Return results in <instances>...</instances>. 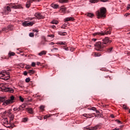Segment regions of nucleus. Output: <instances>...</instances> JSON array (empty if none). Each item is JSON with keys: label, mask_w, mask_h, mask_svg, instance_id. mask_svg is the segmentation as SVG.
Returning <instances> with one entry per match:
<instances>
[{"label": "nucleus", "mask_w": 130, "mask_h": 130, "mask_svg": "<svg viewBox=\"0 0 130 130\" xmlns=\"http://www.w3.org/2000/svg\"><path fill=\"white\" fill-rule=\"evenodd\" d=\"M34 23L33 22H27L28 26H33Z\"/></svg>", "instance_id": "nucleus-30"}, {"label": "nucleus", "mask_w": 130, "mask_h": 130, "mask_svg": "<svg viewBox=\"0 0 130 130\" xmlns=\"http://www.w3.org/2000/svg\"><path fill=\"white\" fill-rule=\"evenodd\" d=\"M29 37H34V34L32 33V32H30L29 34Z\"/></svg>", "instance_id": "nucleus-37"}, {"label": "nucleus", "mask_w": 130, "mask_h": 130, "mask_svg": "<svg viewBox=\"0 0 130 130\" xmlns=\"http://www.w3.org/2000/svg\"><path fill=\"white\" fill-rule=\"evenodd\" d=\"M11 8H13V9H21L22 7L20 6V5H16V4H10L9 5Z\"/></svg>", "instance_id": "nucleus-8"}, {"label": "nucleus", "mask_w": 130, "mask_h": 130, "mask_svg": "<svg viewBox=\"0 0 130 130\" xmlns=\"http://www.w3.org/2000/svg\"><path fill=\"white\" fill-rule=\"evenodd\" d=\"M107 52H108L109 53H111L112 51H113V47L109 48L108 49H107Z\"/></svg>", "instance_id": "nucleus-18"}, {"label": "nucleus", "mask_w": 130, "mask_h": 130, "mask_svg": "<svg viewBox=\"0 0 130 130\" xmlns=\"http://www.w3.org/2000/svg\"><path fill=\"white\" fill-rule=\"evenodd\" d=\"M35 16L36 17V18H37V19H43L44 18V16L39 13H36Z\"/></svg>", "instance_id": "nucleus-9"}, {"label": "nucleus", "mask_w": 130, "mask_h": 130, "mask_svg": "<svg viewBox=\"0 0 130 130\" xmlns=\"http://www.w3.org/2000/svg\"><path fill=\"white\" fill-rule=\"evenodd\" d=\"M36 65V64L35 63V62H32L31 63V66L32 67H35V66Z\"/></svg>", "instance_id": "nucleus-45"}, {"label": "nucleus", "mask_w": 130, "mask_h": 130, "mask_svg": "<svg viewBox=\"0 0 130 130\" xmlns=\"http://www.w3.org/2000/svg\"><path fill=\"white\" fill-rule=\"evenodd\" d=\"M14 55H15L14 52H10L9 53V56H14Z\"/></svg>", "instance_id": "nucleus-26"}, {"label": "nucleus", "mask_w": 130, "mask_h": 130, "mask_svg": "<svg viewBox=\"0 0 130 130\" xmlns=\"http://www.w3.org/2000/svg\"><path fill=\"white\" fill-rule=\"evenodd\" d=\"M100 126V125H96V126L94 127H91L90 128H89V130H96L98 129L99 128V127Z\"/></svg>", "instance_id": "nucleus-11"}, {"label": "nucleus", "mask_w": 130, "mask_h": 130, "mask_svg": "<svg viewBox=\"0 0 130 130\" xmlns=\"http://www.w3.org/2000/svg\"><path fill=\"white\" fill-rule=\"evenodd\" d=\"M14 115H12V117L10 118V120H13L14 119Z\"/></svg>", "instance_id": "nucleus-50"}, {"label": "nucleus", "mask_w": 130, "mask_h": 130, "mask_svg": "<svg viewBox=\"0 0 130 130\" xmlns=\"http://www.w3.org/2000/svg\"><path fill=\"white\" fill-rule=\"evenodd\" d=\"M43 54H46V51H42L39 53V55H40V56H42V55H43Z\"/></svg>", "instance_id": "nucleus-20"}, {"label": "nucleus", "mask_w": 130, "mask_h": 130, "mask_svg": "<svg viewBox=\"0 0 130 130\" xmlns=\"http://www.w3.org/2000/svg\"><path fill=\"white\" fill-rule=\"evenodd\" d=\"M103 3H106V2H108V0H101Z\"/></svg>", "instance_id": "nucleus-48"}, {"label": "nucleus", "mask_w": 130, "mask_h": 130, "mask_svg": "<svg viewBox=\"0 0 130 130\" xmlns=\"http://www.w3.org/2000/svg\"><path fill=\"white\" fill-rule=\"evenodd\" d=\"M0 88L2 91H3L4 92H9V93H14V89L13 88L8 87V85L7 84H0Z\"/></svg>", "instance_id": "nucleus-4"}, {"label": "nucleus", "mask_w": 130, "mask_h": 130, "mask_svg": "<svg viewBox=\"0 0 130 130\" xmlns=\"http://www.w3.org/2000/svg\"><path fill=\"white\" fill-rule=\"evenodd\" d=\"M52 24H55V25H57L58 24V21H57V20H53L52 21Z\"/></svg>", "instance_id": "nucleus-25"}, {"label": "nucleus", "mask_w": 130, "mask_h": 130, "mask_svg": "<svg viewBox=\"0 0 130 130\" xmlns=\"http://www.w3.org/2000/svg\"><path fill=\"white\" fill-rule=\"evenodd\" d=\"M69 0H59V2L60 4H67V3H68Z\"/></svg>", "instance_id": "nucleus-14"}, {"label": "nucleus", "mask_w": 130, "mask_h": 130, "mask_svg": "<svg viewBox=\"0 0 130 130\" xmlns=\"http://www.w3.org/2000/svg\"><path fill=\"white\" fill-rule=\"evenodd\" d=\"M50 116H48V115H46L44 116V119H46V118H48V117H50Z\"/></svg>", "instance_id": "nucleus-43"}, {"label": "nucleus", "mask_w": 130, "mask_h": 130, "mask_svg": "<svg viewBox=\"0 0 130 130\" xmlns=\"http://www.w3.org/2000/svg\"><path fill=\"white\" fill-rule=\"evenodd\" d=\"M30 6H31V4L30 3V2H28V1H27L26 4V8H30Z\"/></svg>", "instance_id": "nucleus-24"}, {"label": "nucleus", "mask_w": 130, "mask_h": 130, "mask_svg": "<svg viewBox=\"0 0 130 130\" xmlns=\"http://www.w3.org/2000/svg\"><path fill=\"white\" fill-rule=\"evenodd\" d=\"M51 7L53 9H58L59 6H58V5L53 4L51 5Z\"/></svg>", "instance_id": "nucleus-15"}, {"label": "nucleus", "mask_w": 130, "mask_h": 130, "mask_svg": "<svg viewBox=\"0 0 130 130\" xmlns=\"http://www.w3.org/2000/svg\"><path fill=\"white\" fill-rule=\"evenodd\" d=\"M127 55L130 56V52H128V53H127Z\"/></svg>", "instance_id": "nucleus-58"}, {"label": "nucleus", "mask_w": 130, "mask_h": 130, "mask_svg": "<svg viewBox=\"0 0 130 130\" xmlns=\"http://www.w3.org/2000/svg\"><path fill=\"white\" fill-rule=\"evenodd\" d=\"M49 44H50V45H53V44H54V43H53V42H51V43H49Z\"/></svg>", "instance_id": "nucleus-52"}, {"label": "nucleus", "mask_w": 130, "mask_h": 130, "mask_svg": "<svg viewBox=\"0 0 130 130\" xmlns=\"http://www.w3.org/2000/svg\"><path fill=\"white\" fill-rule=\"evenodd\" d=\"M68 48H65V50H68Z\"/></svg>", "instance_id": "nucleus-64"}, {"label": "nucleus", "mask_w": 130, "mask_h": 130, "mask_svg": "<svg viewBox=\"0 0 130 130\" xmlns=\"http://www.w3.org/2000/svg\"><path fill=\"white\" fill-rule=\"evenodd\" d=\"M130 9V5L127 7V10H129Z\"/></svg>", "instance_id": "nucleus-59"}, {"label": "nucleus", "mask_w": 130, "mask_h": 130, "mask_svg": "<svg viewBox=\"0 0 130 130\" xmlns=\"http://www.w3.org/2000/svg\"><path fill=\"white\" fill-rule=\"evenodd\" d=\"M5 11H7V12H11V8H10L9 6H7L5 9Z\"/></svg>", "instance_id": "nucleus-28"}, {"label": "nucleus", "mask_w": 130, "mask_h": 130, "mask_svg": "<svg viewBox=\"0 0 130 130\" xmlns=\"http://www.w3.org/2000/svg\"><path fill=\"white\" fill-rule=\"evenodd\" d=\"M58 34H59V35H61V36H66V35H67V32H61V31H59L58 32Z\"/></svg>", "instance_id": "nucleus-17"}, {"label": "nucleus", "mask_w": 130, "mask_h": 130, "mask_svg": "<svg viewBox=\"0 0 130 130\" xmlns=\"http://www.w3.org/2000/svg\"><path fill=\"white\" fill-rule=\"evenodd\" d=\"M51 28H52L53 29H55L56 27L55 25H52L51 26Z\"/></svg>", "instance_id": "nucleus-49"}, {"label": "nucleus", "mask_w": 130, "mask_h": 130, "mask_svg": "<svg viewBox=\"0 0 130 130\" xmlns=\"http://www.w3.org/2000/svg\"><path fill=\"white\" fill-rule=\"evenodd\" d=\"M117 122H118L119 123H121V122L120 121H119V120H117Z\"/></svg>", "instance_id": "nucleus-56"}, {"label": "nucleus", "mask_w": 130, "mask_h": 130, "mask_svg": "<svg viewBox=\"0 0 130 130\" xmlns=\"http://www.w3.org/2000/svg\"><path fill=\"white\" fill-rule=\"evenodd\" d=\"M83 116H85V117H89V116H91V114H84Z\"/></svg>", "instance_id": "nucleus-34"}, {"label": "nucleus", "mask_w": 130, "mask_h": 130, "mask_svg": "<svg viewBox=\"0 0 130 130\" xmlns=\"http://www.w3.org/2000/svg\"><path fill=\"white\" fill-rule=\"evenodd\" d=\"M95 111H96V113H100V112L99 111H98V110H95Z\"/></svg>", "instance_id": "nucleus-60"}, {"label": "nucleus", "mask_w": 130, "mask_h": 130, "mask_svg": "<svg viewBox=\"0 0 130 130\" xmlns=\"http://www.w3.org/2000/svg\"><path fill=\"white\" fill-rule=\"evenodd\" d=\"M27 111L28 113H30V114H33V109L31 108H27Z\"/></svg>", "instance_id": "nucleus-16"}, {"label": "nucleus", "mask_w": 130, "mask_h": 130, "mask_svg": "<svg viewBox=\"0 0 130 130\" xmlns=\"http://www.w3.org/2000/svg\"><path fill=\"white\" fill-rule=\"evenodd\" d=\"M49 37H52V38H53V37H54V35H50L48 36Z\"/></svg>", "instance_id": "nucleus-46"}, {"label": "nucleus", "mask_w": 130, "mask_h": 130, "mask_svg": "<svg viewBox=\"0 0 130 130\" xmlns=\"http://www.w3.org/2000/svg\"><path fill=\"white\" fill-rule=\"evenodd\" d=\"M13 30V25H8L7 27H4L2 29V31L4 32H8V31H12Z\"/></svg>", "instance_id": "nucleus-7"}, {"label": "nucleus", "mask_w": 130, "mask_h": 130, "mask_svg": "<svg viewBox=\"0 0 130 130\" xmlns=\"http://www.w3.org/2000/svg\"><path fill=\"white\" fill-rule=\"evenodd\" d=\"M42 38L44 39V40H46V38L45 37H42Z\"/></svg>", "instance_id": "nucleus-57"}, {"label": "nucleus", "mask_w": 130, "mask_h": 130, "mask_svg": "<svg viewBox=\"0 0 130 130\" xmlns=\"http://www.w3.org/2000/svg\"><path fill=\"white\" fill-rule=\"evenodd\" d=\"M22 25L24 26V27H27V26H28V22L25 21L23 22Z\"/></svg>", "instance_id": "nucleus-23"}, {"label": "nucleus", "mask_w": 130, "mask_h": 130, "mask_svg": "<svg viewBox=\"0 0 130 130\" xmlns=\"http://www.w3.org/2000/svg\"><path fill=\"white\" fill-rule=\"evenodd\" d=\"M44 108H45L44 106L42 105V106H41L40 107V109H41V110L42 111H43V110H44Z\"/></svg>", "instance_id": "nucleus-33"}, {"label": "nucleus", "mask_w": 130, "mask_h": 130, "mask_svg": "<svg viewBox=\"0 0 130 130\" xmlns=\"http://www.w3.org/2000/svg\"><path fill=\"white\" fill-rule=\"evenodd\" d=\"M27 74H28V73H27V72H26V71H25V72H24V73H23V74L24 75V76H27Z\"/></svg>", "instance_id": "nucleus-47"}, {"label": "nucleus", "mask_w": 130, "mask_h": 130, "mask_svg": "<svg viewBox=\"0 0 130 130\" xmlns=\"http://www.w3.org/2000/svg\"><path fill=\"white\" fill-rule=\"evenodd\" d=\"M15 126V125L14 124H11V125H9L8 126H7V127H9V128H13V127H14Z\"/></svg>", "instance_id": "nucleus-27"}, {"label": "nucleus", "mask_w": 130, "mask_h": 130, "mask_svg": "<svg viewBox=\"0 0 130 130\" xmlns=\"http://www.w3.org/2000/svg\"><path fill=\"white\" fill-rule=\"evenodd\" d=\"M30 78H27L25 79L26 83H29L30 82Z\"/></svg>", "instance_id": "nucleus-35"}, {"label": "nucleus", "mask_w": 130, "mask_h": 130, "mask_svg": "<svg viewBox=\"0 0 130 130\" xmlns=\"http://www.w3.org/2000/svg\"><path fill=\"white\" fill-rule=\"evenodd\" d=\"M33 31L34 32H38V30L37 29H34Z\"/></svg>", "instance_id": "nucleus-54"}, {"label": "nucleus", "mask_w": 130, "mask_h": 130, "mask_svg": "<svg viewBox=\"0 0 130 130\" xmlns=\"http://www.w3.org/2000/svg\"><path fill=\"white\" fill-rule=\"evenodd\" d=\"M129 15V13H126L124 16H125L126 17H127V16H128Z\"/></svg>", "instance_id": "nucleus-51"}, {"label": "nucleus", "mask_w": 130, "mask_h": 130, "mask_svg": "<svg viewBox=\"0 0 130 130\" xmlns=\"http://www.w3.org/2000/svg\"><path fill=\"white\" fill-rule=\"evenodd\" d=\"M99 0H90L89 2L91 4H96V3H98Z\"/></svg>", "instance_id": "nucleus-22"}, {"label": "nucleus", "mask_w": 130, "mask_h": 130, "mask_svg": "<svg viewBox=\"0 0 130 130\" xmlns=\"http://www.w3.org/2000/svg\"><path fill=\"white\" fill-rule=\"evenodd\" d=\"M113 130H119V128H115Z\"/></svg>", "instance_id": "nucleus-61"}, {"label": "nucleus", "mask_w": 130, "mask_h": 130, "mask_svg": "<svg viewBox=\"0 0 130 130\" xmlns=\"http://www.w3.org/2000/svg\"><path fill=\"white\" fill-rule=\"evenodd\" d=\"M110 78V77L109 76H106L105 78Z\"/></svg>", "instance_id": "nucleus-62"}, {"label": "nucleus", "mask_w": 130, "mask_h": 130, "mask_svg": "<svg viewBox=\"0 0 130 130\" xmlns=\"http://www.w3.org/2000/svg\"><path fill=\"white\" fill-rule=\"evenodd\" d=\"M74 20L75 19L73 17H67L65 18V21H66V22H69V21H74Z\"/></svg>", "instance_id": "nucleus-13"}, {"label": "nucleus", "mask_w": 130, "mask_h": 130, "mask_svg": "<svg viewBox=\"0 0 130 130\" xmlns=\"http://www.w3.org/2000/svg\"><path fill=\"white\" fill-rule=\"evenodd\" d=\"M61 28H62V29H65L66 28H65V27H63V26H61Z\"/></svg>", "instance_id": "nucleus-63"}, {"label": "nucleus", "mask_w": 130, "mask_h": 130, "mask_svg": "<svg viewBox=\"0 0 130 130\" xmlns=\"http://www.w3.org/2000/svg\"><path fill=\"white\" fill-rule=\"evenodd\" d=\"M22 120H23V122H26V121H27V120H28V119L27 118H24Z\"/></svg>", "instance_id": "nucleus-41"}, {"label": "nucleus", "mask_w": 130, "mask_h": 130, "mask_svg": "<svg viewBox=\"0 0 130 130\" xmlns=\"http://www.w3.org/2000/svg\"><path fill=\"white\" fill-rule=\"evenodd\" d=\"M56 50H58V49L57 48H54L53 49H51V51L52 52H54L55 51H56Z\"/></svg>", "instance_id": "nucleus-31"}, {"label": "nucleus", "mask_w": 130, "mask_h": 130, "mask_svg": "<svg viewBox=\"0 0 130 130\" xmlns=\"http://www.w3.org/2000/svg\"><path fill=\"white\" fill-rule=\"evenodd\" d=\"M5 74H4L3 73H0V76L1 78H4V77H5Z\"/></svg>", "instance_id": "nucleus-39"}, {"label": "nucleus", "mask_w": 130, "mask_h": 130, "mask_svg": "<svg viewBox=\"0 0 130 130\" xmlns=\"http://www.w3.org/2000/svg\"><path fill=\"white\" fill-rule=\"evenodd\" d=\"M112 41L109 40V38L106 37L103 39V42H98L94 45L95 49L98 51H103L104 48L108 45L110 43H111Z\"/></svg>", "instance_id": "nucleus-1"}, {"label": "nucleus", "mask_w": 130, "mask_h": 130, "mask_svg": "<svg viewBox=\"0 0 130 130\" xmlns=\"http://www.w3.org/2000/svg\"><path fill=\"white\" fill-rule=\"evenodd\" d=\"M14 100H15V99L13 95L11 96L8 100H7L6 97L0 96V102L3 103V105L4 106H7V105L14 103Z\"/></svg>", "instance_id": "nucleus-2"}, {"label": "nucleus", "mask_w": 130, "mask_h": 130, "mask_svg": "<svg viewBox=\"0 0 130 130\" xmlns=\"http://www.w3.org/2000/svg\"><path fill=\"white\" fill-rule=\"evenodd\" d=\"M50 116H48V115H46L44 116V119H46V118H48V117H50Z\"/></svg>", "instance_id": "nucleus-44"}, {"label": "nucleus", "mask_w": 130, "mask_h": 130, "mask_svg": "<svg viewBox=\"0 0 130 130\" xmlns=\"http://www.w3.org/2000/svg\"><path fill=\"white\" fill-rule=\"evenodd\" d=\"M108 34L110 35L111 34V31H110V29L109 30H106L105 32H95L93 34L94 36H104V35H108Z\"/></svg>", "instance_id": "nucleus-5"}, {"label": "nucleus", "mask_w": 130, "mask_h": 130, "mask_svg": "<svg viewBox=\"0 0 130 130\" xmlns=\"http://www.w3.org/2000/svg\"><path fill=\"white\" fill-rule=\"evenodd\" d=\"M92 55L96 57L97 56H101V54L96 52H93L92 53Z\"/></svg>", "instance_id": "nucleus-12"}, {"label": "nucleus", "mask_w": 130, "mask_h": 130, "mask_svg": "<svg viewBox=\"0 0 130 130\" xmlns=\"http://www.w3.org/2000/svg\"><path fill=\"white\" fill-rule=\"evenodd\" d=\"M5 73L7 75L6 77L2 78L1 79H3V80H9L10 79V72L8 71H5Z\"/></svg>", "instance_id": "nucleus-10"}, {"label": "nucleus", "mask_w": 130, "mask_h": 130, "mask_svg": "<svg viewBox=\"0 0 130 130\" xmlns=\"http://www.w3.org/2000/svg\"><path fill=\"white\" fill-rule=\"evenodd\" d=\"M37 66H40V62H37Z\"/></svg>", "instance_id": "nucleus-53"}, {"label": "nucleus", "mask_w": 130, "mask_h": 130, "mask_svg": "<svg viewBox=\"0 0 130 130\" xmlns=\"http://www.w3.org/2000/svg\"><path fill=\"white\" fill-rule=\"evenodd\" d=\"M28 74H30V75H33V74L35 73V71L34 70H29L28 72Z\"/></svg>", "instance_id": "nucleus-21"}, {"label": "nucleus", "mask_w": 130, "mask_h": 130, "mask_svg": "<svg viewBox=\"0 0 130 130\" xmlns=\"http://www.w3.org/2000/svg\"><path fill=\"white\" fill-rule=\"evenodd\" d=\"M26 106L25 105H22L19 106V107H16L13 109L14 111H22L25 109Z\"/></svg>", "instance_id": "nucleus-6"}, {"label": "nucleus", "mask_w": 130, "mask_h": 130, "mask_svg": "<svg viewBox=\"0 0 130 130\" xmlns=\"http://www.w3.org/2000/svg\"><path fill=\"white\" fill-rule=\"evenodd\" d=\"M19 100H20L21 101V102H24V99L21 96H19Z\"/></svg>", "instance_id": "nucleus-38"}, {"label": "nucleus", "mask_w": 130, "mask_h": 130, "mask_svg": "<svg viewBox=\"0 0 130 130\" xmlns=\"http://www.w3.org/2000/svg\"><path fill=\"white\" fill-rule=\"evenodd\" d=\"M66 43H63L62 42H59L57 44H60V45H64Z\"/></svg>", "instance_id": "nucleus-40"}, {"label": "nucleus", "mask_w": 130, "mask_h": 130, "mask_svg": "<svg viewBox=\"0 0 130 130\" xmlns=\"http://www.w3.org/2000/svg\"><path fill=\"white\" fill-rule=\"evenodd\" d=\"M123 108L124 109H128V108L126 107V106L125 105H123Z\"/></svg>", "instance_id": "nucleus-42"}, {"label": "nucleus", "mask_w": 130, "mask_h": 130, "mask_svg": "<svg viewBox=\"0 0 130 130\" xmlns=\"http://www.w3.org/2000/svg\"><path fill=\"white\" fill-rule=\"evenodd\" d=\"M89 110H93V111H96V108L95 107H92V108H88Z\"/></svg>", "instance_id": "nucleus-32"}, {"label": "nucleus", "mask_w": 130, "mask_h": 130, "mask_svg": "<svg viewBox=\"0 0 130 130\" xmlns=\"http://www.w3.org/2000/svg\"><path fill=\"white\" fill-rule=\"evenodd\" d=\"M86 15L87 16V17H89V18H93V17H94V14H93V13H88Z\"/></svg>", "instance_id": "nucleus-19"}, {"label": "nucleus", "mask_w": 130, "mask_h": 130, "mask_svg": "<svg viewBox=\"0 0 130 130\" xmlns=\"http://www.w3.org/2000/svg\"><path fill=\"white\" fill-rule=\"evenodd\" d=\"M96 15L98 17V19H100V18H105L106 16V8H101L100 11H96Z\"/></svg>", "instance_id": "nucleus-3"}, {"label": "nucleus", "mask_w": 130, "mask_h": 130, "mask_svg": "<svg viewBox=\"0 0 130 130\" xmlns=\"http://www.w3.org/2000/svg\"><path fill=\"white\" fill-rule=\"evenodd\" d=\"M28 3H32L33 2H39V0H28Z\"/></svg>", "instance_id": "nucleus-29"}, {"label": "nucleus", "mask_w": 130, "mask_h": 130, "mask_svg": "<svg viewBox=\"0 0 130 130\" xmlns=\"http://www.w3.org/2000/svg\"><path fill=\"white\" fill-rule=\"evenodd\" d=\"M60 11L62 12H66V8H62L60 9Z\"/></svg>", "instance_id": "nucleus-36"}, {"label": "nucleus", "mask_w": 130, "mask_h": 130, "mask_svg": "<svg viewBox=\"0 0 130 130\" xmlns=\"http://www.w3.org/2000/svg\"><path fill=\"white\" fill-rule=\"evenodd\" d=\"M97 39H92V41H96Z\"/></svg>", "instance_id": "nucleus-55"}]
</instances>
